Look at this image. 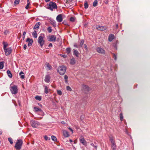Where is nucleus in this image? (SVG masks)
Instances as JSON below:
<instances>
[{"mask_svg":"<svg viewBox=\"0 0 150 150\" xmlns=\"http://www.w3.org/2000/svg\"><path fill=\"white\" fill-rule=\"evenodd\" d=\"M74 46L76 48H78V45H76V44H74Z\"/></svg>","mask_w":150,"mask_h":150,"instance_id":"obj_55","label":"nucleus"},{"mask_svg":"<svg viewBox=\"0 0 150 150\" xmlns=\"http://www.w3.org/2000/svg\"><path fill=\"white\" fill-rule=\"evenodd\" d=\"M30 4V3H27V6H25V8L26 9H28V8L29 7V5Z\"/></svg>","mask_w":150,"mask_h":150,"instance_id":"obj_44","label":"nucleus"},{"mask_svg":"<svg viewBox=\"0 0 150 150\" xmlns=\"http://www.w3.org/2000/svg\"><path fill=\"white\" fill-rule=\"evenodd\" d=\"M85 8L86 9L88 7V5L87 2L86 1L85 2L84 4Z\"/></svg>","mask_w":150,"mask_h":150,"instance_id":"obj_39","label":"nucleus"},{"mask_svg":"<svg viewBox=\"0 0 150 150\" xmlns=\"http://www.w3.org/2000/svg\"><path fill=\"white\" fill-rule=\"evenodd\" d=\"M4 62H0V69H2L4 67Z\"/></svg>","mask_w":150,"mask_h":150,"instance_id":"obj_30","label":"nucleus"},{"mask_svg":"<svg viewBox=\"0 0 150 150\" xmlns=\"http://www.w3.org/2000/svg\"><path fill=\"white\" fill-rule=\"evenodd\" d=\"M26 42H28V46H30L33 43V40L32 39H30L29 38H28L26 40Z\"/></svg>","mask_w":150,"mask_h":150,"instance_id":"obj_11","label":"nucleus"},{"mask_svg":"<svg viewBox=\"0 0 150 150\" xmlns=\"http://www.w3.org/2000/svg\"><path fill=\"white\" fill-rule=\"evenodd\" d=\"M7 72L8 75L9 77L11 78L12 77V75L11 72V71L10 70H8L7 71Z\"/></svg>","mask_w":150,"mask_h":150,"instance_id":"obj_23","label":"nucleus"},{"mask_svg":"<svg viewBox=\"0 0 150 150\" xmlns=\"http://www.w3.org/2000/svg\"><path fill=\"white\" fill-rule=\"evenodd\" d=\"M115 38L114 35L112 34H110L108 37V40L110 41H111Z\"/></svg>","mask_w":150,"mask_h":150,"instance_id":"obj_15","label":"nucleus"},{"mask_svg":"<svg viewBox=\"0 0 150 150\" xmlns=\"http://www.w3.org/2000/svg\"><path fill=\"white\" fill-rule=\"evenodd\" d=\"M69 141L71 143L73 142V141L71 139H70Z\"/></svg>","mask_w":150,"mask_h":150,"instance_id":"obj_60","label":"nucleus"},{"mask_svg":"<svg viewBox=\"0 0 150 150\" xmlns=\"http://www.w3.org/2000/svg\"><path fill=\"white\" fill-rule=\"evenodd\" d=\"M25 38V36H23V40H24Z\"/></svg>","mask_w":150,"mask_h":150,"instance_id":"obj_62","label":"nucleus"},{"mask_svg":"<svg viewBox=\"0 0 150 150\" xmlns=\"http://www.w3.org/2000/svg\"><path fill=\"white\" fill-rule=\"evenodd\" d=\"M52 43H50L48 45V47H52Z\"/></svg>","mask_w":150,"mask_h":150,"instance_id":"obj_54","label":"nucleus"},{"mask_svg":"<svg viewBox=\"0 0 150 150\" xmlns=\"http://www.w3.org/2000/svg\"><path fill=\"white\" fill-rule=\"evenodd\" d=\"M110 141L112 144L115 143V142L112 137H110L109 138Z\"/></svg>","mask_w":150,"mask_h":150,"instance_id":"obj_33","label":"nucleus"},{"mask_svg":"<svg viewBox=\"0 0 150 150\" xmlns=\"http://www.w3.org/2000/svg\"><path fill=\"white\" fill-rule=\"evenodd\" d=\"M79 140L80 142L83 145L85 146L86 145L87 142L82 136H81L80 137Z\"/></svg>","mask_w":150,"mask_h":150,"instance_id":"obj_9","label":"nucleus"},{"mask_svg":"<svg viewBox=\"0 0 150 150\" xmlns=\"http://www.w3.org/2000/svg\"><path fill=\"white\" fill-rule=\"evenodd\" d=\"M84 42V41L83 40H81V42L80 43V46L82 47L83 45Z\"/></svg>","mask_w":150,"mask_h":150,"instance_id":"obj_36","label":"nucleus"},{"mask_svg":"<svg viewBox=\"0 0 150 150\" xmlns=\"http://www.w3.org/2000/svg\"><path fill=\"white\" fill-rule=\"evenodd\" d=\"M22 143L23 142L21 140H18L15 146L16 149L17 150L20 149L21 148Z\"/></svg>","mask_w":150,"mask_h":150,"instance_id":"obj_5","label":"nucleus"},{"mask_svg":"<svg viewBox=\"0 0 150 150\" xmlns=\"http://www.w3.org/2000/svg\"><path fill=\"white\" fill-rule=\"evenodd\" d=\"M96 28L99 30H103V26H100L97 25L96 26Z\"/></svg>","mask_w":150,"mask_h":150,"instance_id":"obj_22","label":"nucleus"},{"mask_svg":"<svg viewBox=\"0 0 150 150\" xmlns=\"http://www.w3.org/2000/svg\"><path fill=\"white\" fill-rule=\"evenodd\" d=\"M68 76L67 75H65L64 76V78L65 79V81L66 82H67V79H68Z\"/></svg>","mask_w":150,"mask_h":150,"instance_id":"obj_45","label":"nucleus"},{"mask_svg":"<svg viewBox=\"0 0 150 150\" xmlns=\"http://www.w3.org/2000/svg\"><path fill=\"white\" fill-rule=\"evenodd\" d=\"M47 8L51 11H52L54 9H57V7L56 4L55 2L51 1L49 3L48 6H47Z\"/></svg>","mask_w":150,"mask_h":150,"instance_id":"obj_2","label":"nucleus"},{"mask_svg":"<svg viewBox=\"0 0 150 150\" xmlns=\"http://www.w3.org/2000/svg\"><path fill=\"white\" fill-rule=\"evenodd\" d=\"M47 39L49 41H53L54 42L56 40V37L54 35H51L49 36Z\"/></svg>","mask_w":150,"mask_h":150,"instance_id":"obj_8","label":"nucleus"},{"mask_svg":"<svg viewBox=\"0 0 150 150\" xmlns=\"http://www.w3.org/2000/svg\"><path fill=\"white\" fill-rule=\"evenodd\" d=\"M120 120L122 121L123 118L122 113H120Z\"/></svg>","mask_w":150,"mask_h":150,"instance_id":"obj_38","label":"nucleus"},{"mask_svg":"<svg viewBox=\"0 0 150 150\" xmlns=\"http://www.w3.org/2000/svg\"><path fill=\"white\" fill-rule=\"evenodd\" d=\"M76 63V61L74 58H72L70 61V64L72 65Z\"/></svg>","mask_w":150,"mask_h":150,"instance_id":"obj_21","label":"nucleus"},{"mask_svg":"<svg viewBox=\"0 0 150 150\" xmlns=\"http://www.w3.org/2000/svg\"><path fill=\"white\" fill-rule=\"evenodd\" d=\"M45 65L46 66V69L47 70H50L52 68V66L49 63H46Z\"/></svg>","mask_w":150,"mask_h":150,"instance_id":"obj_14","label":"nucleus"},{"mask_svg":"<svg viewBox=\"0 0 150 150\" xmlns=\"http://www.w3.org/2000/svg\"><path fill=\"white\" fill-rule=\"evenodd\" d=\"M97 3H98V1L96 0H95L93 3V6L94 7L96 6L97 4Z\"/></svg>","mask_w":150,"mask_h":150,"instance_id":"obj_35","label":"nucleus"},{"mask_svg":"<svg viewBox=\"0 0 150 150\" xmlns=\"http://www.w3.org/2000/svg\"><path fill=\"white\" fill-rule=\"evenodd\" d=\"M48 88L47 87V86H45V92L46 94H47L48 93Z\"/></svg>","mask_w":150,"mask_h":150,"instance_id":"obj_34","label":"nucleus"},{"mask_svg":"<svg viewBox=\"0 0 150 150\" xmlns=\"http://www.w3.org/2000/svg\"><path fill=\"white\" fill-rule=\"evenodd\" d=\"M63 135L65 137H67L69 136V132L66 130H63Z\"/></svg>","mask_w":150,"mask_h":150,"instance_id":"obj_13","label":"nucleus"},{"mask_svg":"<svg viewBox=\"0 0 150 150\" xmlns=\"http://www.w3.org/2000/svg\"><path fill=\"white\" fill-rule=\"evenodd\" d=\"M35 98L37 100L39 101H40L41 100V96H35Z\"/></svg>","mask_w":150,"mask_h":150,"instance_id":"obj_29","label":"nucleus"},{"mask_svg":"<svg viewBox=\"0 0 150 150\" xmlns=\"http://www.w3.org/2000/svg\"><path fill=\"white\" fill-rule=\"evenodd\" d=\"M38 42L40 45V47H42L44 44L45 42L43 37L42 36L40 35L38 37Z\"/></svg>","mask_w":150,"mask_h":150,"instance_id":"obj_4","label":"nucleus"},{"mask_svg":"<svg viewBox=\"0 0 150 150\" xmlns=\"http://www.w3.org/2000/svg\"><path fill=\"white\" fill-rule=\"evenodd\" d=\"M84 48L86 50H87V47L86 45L85 44L84 45Z\"/></svg>","mask_w":150,"mask_h":150,"instance_id":"obj_49","label":"nucleus"},{"mask_svg":"<svg viewBox=\"0 0 150 150\" xmlns=\"http://www.w3.org/2000/svg\"><path fill=\"white\" fill-rule=\"evenodd\" d=\"M66 52L67 54H69L71 52V49L70 47H68L66 49Z\"/></svg>","mask_w":150,"mask_h":150,"instance_id":"obj_27","label":"nucleus"},{"mask_svg":"<svg viewBox=\"0 0 150 150\" xmlns=\"http://www.w3.org/2000/svg\"><path fill=\"white\" fill-rule=\"evenodd\" d=\"M34 110L35 112L40 111L41 113L42 112V110H41V109L40 108H39L35 107L34 108Z\"/></svg>","mask_w":150,"mask_h":150,"instance_id":"obj_18","label":"nucleus"},{"mask_svg":"<svg viewBox=\"0 0 150 150\" xmlns=\"http://www.w3.org/2000/svg\"><path fill=\"white\" fill-rule=\"evenodd\" d=\"M25 34H26V32H24L23 33V36H25Z\"/></svg>","mask_w":150,"mask_h":150,"instance_id":"obj_57","label":"nucleus"},{"mask_svg":"<svg viewBox=\"0 0 150 150\" xmlns=\"http://www.w3.org/2000/svg\"><path fill=\"white\" fill-rule=\"evenodd\" d=\"M45 1L46 2H47L49 1L50 0H45Z\"/></svg>","mask_w":150,"mask_h":150,"instance_id":"obj_58","label":"nucleus"},{"mask_svg":"<svg viewBox=\"0 0 150 150\" xmlns=\"http://www.w3.org/2000/svg\"><path fill=\"white\" fill-rule=\"evenodd\" d=\"M113 58L115 60L116 59V56L114 54H113Z\"/></svg>","mask_w":150,"mask_h":150,"instance_id":"obj_52","label":"nucleus"},{"mask_svg":"<svg viewBox=\"0 0 150 150\" xmlns=\"http://www.w3.org/2000/svg\"><path fill=\"white\" fill-rule=\"evenodd\" d=\"M40 25V22H38L36 23L35 25L34 26L33 29H38Z\"/></svg>","mask_w":150,"mask_h":150,"instance_id":"obj_19","label":"nucleus"},{"mask_svg":"<svg viewBox=\"0 0 150 150\" xmlns=\"http://www.w3.org/2000/svg\"><path fill=\"white\" fill-rule=\"evenodd\" d=\"M3 44L4 45L3 49L4 50H5V49L7 48L6 47L8 45V44L7 43H6L5 42H3Z\"/></svg>","mask_w":150,"mask_h":150,"instance_id":"obj_28","label":"nucleus"},{"mask_svg":"<svg viewBox=\"0 0 150 150\" xmlns=\"http://www.w3.org/2000/svg\"><path fill=\"white\" fill-rule=\"evenodd\" d=\"M73 54L75 55L76 57H78L79 54V53L77 50L76 49H73Z\"/></svg>","mask_w":150,"mask_h":150,"instance_id":"obj_12","label":"nucleus"},{"mask_svg":"<svg viewBox=\"0 0 150 150\" xmlns=\"http://www.w3.org/2000/svg\"><path fill=\"white\" fill-rule=\"evenodd\" d=\"M27 3H30V0H27Z\"/></svg>","mask_w":150,"mask_h":150,"instance_id":"obj_61","label":"nucleus"},{"mask_svg":"<svg viewBox=\"0 0 150 150\" xmlns=\"http://www.w3.org/2000/svg\"><path fill=\"white\" fill-rule=\"evenodd\" d=\"M30 123L31 126L33 128H36L40 125L39 122L33 120H31Z\"/></svg>","mask_w":150,"mask_h":150,"instance_id":"obj_6","label":"nucleus"},{"mask_svg":"<svg viewBox=\"0 0 150 150\" xmlns=\"http://www.w3.org/2000/svg\"><path fill=\"white\" fill-rule=\"evenodd\" d=\"M97 52L99 53H102L103 52V50L100 47H98L96 49Z\"/></svg>","mask_w":150,"mask_h":150,"instance_id":"obj_20","label":"nucleus"},{"mask_svg":"<svg viewBox=\"0 0 150 150\" xmlns=\"http://www.w3.org/2000/svg\"><path fill=\"white\" fill-rule=\"evenodd\" d=\"M57 94L59 95H61L62 94V92L61 90H58L57 91Z\"/></svg>","mask_w":150,"mask_h":150,"instance_id":"obj_43","label":"nucleus"},{"mask_svg":"<svg viewBox=\"0 0 150 150\" xmlns=\"http://www.w3.org/2000/svg\"><path fill=\"white\" fill-rule=\"evenodd\" d=\"M50 23L54 27L56 25V22L55 21H51Z\"/></svg>","mask_w":150,"mask_h":150,"instance_id":"obj_32","label":"nucleus"},{"mask_svg":"<svg viewBox=\"0 0 150 150\" xmlns=\"http://www.w3.org/2000/svg\"><path fill=\"white\" fill-rule=\"evenodd\" d=\"M24 73L23 71H21L19 73V75L21 79H23L25 78V76L24 75Z\"/></svg>","mask_w":150,"mask_h":150,"instance_id":"obj_24","label":"nucleus"},{"mask_svg":"<svg viewBox=\"0 0 150 150\" xmlns=\"http://www.w3.org/2000/svg\"><path fill=\"white\" fill-rule=\"evenodd\" d=\"M51 139L54 142H56L57 140L56 137L54 136H51Z\"/></svg>","mask_w":150,"mask_h":150,"instance_id":"obj_31","label":"nucleus"},{"mask_svg":"<svg viewBox=\"0 0 150 150\" xmlns=\"http://www.w3.org/2000/svg\"><path fill=\"white\" fill-rule=\"evenodd\" d=\"M56 19L57 22H61L63 20L62 15L59 14L58 15Z\"/></svg>","mask_w":150,"mask_h":150,"instance_id":"obj_10","label":"nucleus"},{"mask_svg":"<svg viewBox=\"0 0 150 150\" xmlns=\"http://www.w3.org/2000/svg\"><path fill=\"white\" fill-rule=\"evenodd\" d=\"M44 138L46 140H50V138L48 137L46 135L45 136Z\"/></svg>","mask_w":150,"mask_h":150,"instance_id":"obj_42","label":"nucleus"},{"mask_svg":"<svg viewBox=\"0 0 150 150\" xmlns=\"http://www.w3.org/2000/svg\"><path fill=\"white\" fill-rule=\"evenodd\" d=\"M27 45H24L23 46L24 49L25 50H26L27 48Z\"/></svg>","mask_w":150,"mask_h":150,"instance_id":"obj_50","label":"nucleus"},{"mask_svg":"<svg viewBox=\"0 0 150 150\" xmlns=\"http://www.w3.org/2000/svg\"><path fill=\"white\" fill-rule=\"evenodd\" d=\"M50 76L49 75H46L45 79V81L47 83L49 82L50 81Z\"/></svg>","mask_w":150,"mask_h":150,"instance_id":"obj_16","label":"nucleus"},{"mask_svg":"<svg viewBox=\"0 0 150 150\" xmlns=\"http://www.w3.org/2000/svg\"><path fill=\"white\" fill-rule=\"evenodd\" d=\"M47 30L49 33H50L52 31V29L51 27H49L47 29Z\"/></svg>","mask_w":150,"mask_h":150,"instance_id":"obj_40","label":"nucleus"},{"mask_svg":"<svg viewBox=\"0 0 150 150\" xmlns=\"http://www.w3.org/2000/svg\"><path fill=\"white\" fill-rule=\"evenodd\" d=\"M20 2V0H15L14 1V3L15 4H18Z\"/></svg>","mask_w":150,"mask_h":150,"instance_id":"obj_41","label":"nucleus"},{"mask_svg":"<svg viewBox=\"0 0 150 150\" xmlns=\"http://www.w3.org/2000/svg\"><path fill=\"white\" fill-rule=\"evenodd\" d=\"M32 35L33 36L34 38H37V35L36 31H34L33 33H32Z\"/></svg>","mask_w":150,"mask_h":150,"instance_id":"obj_26","label":"nucleus"},{"mask_svg":"<svg viewBox=\"0 0 150 150\" xmlns=\"http://www.w3.org/2000/svg\"><path fill=\"white\" fill-rule=\"evenodd\" d=\"M116 26L117 28L118 27V25L117 24L116 25Z\"/></svg>","mask_w":150,"mask_h":150,"instance_id":"obj_64","label":"nucleus"},{"mask_svg":"<svg viewBox=\"0 0 150 150\" xmlns=\"http://www.w3.org/2000/svg\"><path fill=\"white\" fill-rule=\"evenodd\" d=\"M10 88L11 93L13 94H16L18 93V89L17 86L16 85H14L13 86H10Z\"/></svg>","mask_w":150,"mask_h":150,"instance_id":"obj_3","label":"nucleus"},{"mask_svg":"<svg viewBox=\"0 0 150 150\" xmlns=\"http://www.w3.org/2000/svg\"><path fill=\"white\" fill-rule=\"evenodd\" d=\"M112 148L113 150H115L116 147L115 143L112 144Z\"/></svg>","mask_w":150,"mask_h":150,"instance_id":"obj_25","label":"nucleus"},{"mask_svg":"<svg viewBox=\"0 0 150 150\" xmlns=\"http://www.w3.org/2000/svg\"><path fill=\"white\" fill-rule=\"evenodd\" d=\"M82 87L83 89L85 91H88L89 90V87L87 85H83Z\"/></svg>","mask_w":150,"mask_h":150,"instance_id":"obj_17","label":"nucleus"},{"mask_svg":"<svg viewBox=\"0 0 150 150\" xmlns=\"http://www.w3.org/2000/svg\"><path fill=\"white\" fill-rule=\"evenodd\" d=\"M70 1H69L68 0H66L65 2L67 3H69Z\"/></svg>","mask_w":150,"mask_h":150,"instance_id":"obj_56","label":"nucleus"},{"mask_svg":"<svg viewBox=\"0 0 150 150\" xmlns=\"http://www.w3.org/2000/svg\"><path fill=\"white\" fill-rule=\"evenodd\" d=\"M5 55L6 56H8L12 52V50L11 47H9L5 49L4 50Z\"/></svg>","mask_w":150,"mask_h":150,"instance_id":"obj_7","label":"nucleus"},{"mask_svg":"<svg viewBox=\"0 0 150 150\" xmlns=\"http://www.w3.org/2000/svg\"><path fill=\"white\" fill-rule=\"evenodd\" d=\"M91 144L92 146L94 147L95 148L96 150L97 146L96 145H95L93 143H91Z\"/></svg>","mask_w":150,"mask_h":150,"instance_id":"obj_48","label":"nucleus"},{"mask_svg":"<svg viewBox=\"0 0 150 150\" xmlns=\"http://www.w3.org/2000/svg\"><path fill=\"white\" fill-rule=\"evenodd\" d=\"M108 1H106L105 2V3L106 4H107L108 3Z\"/></svg>","mask_w":150,"mask_h":150,"instance_id":"obj_63","label":"nucleus"},{"mask_svg":"<svg viewBox=\"0 0 150 150\" xmlns=\"http://www.w3.org/2000/svg\"><path fill=\"white\" fill-rule=\"evenodd\" d=\"M8 140L11 144H13V140H12V138H11L10 137H9L8 138Z\"/></svg>","mask_w":150,"mask_h":150,"instance_id":"obj_37","label":"nucleus"},{"mask_svg":"<svg viewBox=\"0 0 150 150\" xmlns=\"http://www.w3.org/2000/svg\"><path fill=\"white\" fill-rule=\"evenodd\" d=\"M75 18L74 17H71L70 18V21L71 22H74L75 21Z\"/></svg>","mask_w":150,"mask_h":150,"instance_id":"obj_46","label":"nucleus"},{"mask_svg":"<svg viewBox=\"0 0 150 150\" xmlns=\"http://www.w3.org/2000/svg\"><path fill=\"white\" fill-rule=\"evenodd\" d=\"M66 70V67L64 66H61L59 67L58 68L57 71L60 75H63L65 73Z\"/></svg>","mask_w":150,"mask_h":150,"instance_id":"obj_1","label":"nucleus"},{"mask_svg":"<svg viewBox=\"0 0 150 150\" xmlns=\"http://www.w3.org/2000/svg\"><path fill=\"white\" fill-rule=\"evenodd\" d=\"M61 56L64 58H66L67 57V55L66 54H62Z\"/></svg>","mask_w":150,"mask_h":150,"instance_id":"obj_51","label":"nucleus"},{"mask_svg":"<svg viewBox=\"0 0 150 150\" xmlns=\"http://www.w3.org/2000/svg\"><path fill=\"white\" fill-rule=\"evenodd\" d=\"M2 131L0 130V134H2Z\"/></svg>","mask_w":150,"mask_h":150,"instance_id":"obj_59","label":"nucleus"},{"mask_svg":"<svg viewBox=\"0 0 150 150\" xmlns=\"http://www.w3.org/2000/svg\"><path fill=\"white\" fill-rule=\"evenodd\" d=\"M68 129H69L72 132V133H73V130H72V129L70 127H69L68 128Z\"/></svg>","mask_w":150,"mask_h":150,"instance_id":"obj_53","label":"nucleus"},{"mask_svg":"<svg viewBox=\"0 0 150 150\" xmlns=\"http://www.w3.org/2000/svg\"><path fill=\"white\" fill-rule=\"evenodd\" d=\"M67 89L68 91H71V88L69 86H67Z\"/></svg>","mask_w":150,"mask_h":150,"instance_id":"obj_47","label":"nucleus"}]
</instances>
